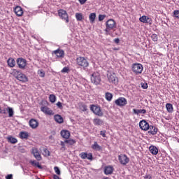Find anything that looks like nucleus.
<instances>
[{
    "mask_svg": "<svg viewBox=\"0 0 179 179\" xmlns=\"http://www.w3.org/2000/svg\"><path fill=\"white\" fill-rule=\"evenodd\" d=\"M76 64L80 68H83L84 71H86V68L89 66V61L83 57H78L76 59Z\"/></svg>",
    "mask_w": 179,
    "mask_h": 179,
    "instance_id": "f257e3e1",
    "label": "nucleus"
},
{
    "mask_svg": "<svg viewBox=\"0 0 179 179\" xmlns=\"http://www.w3.org/2000/svg\"><path fill=\"white\" fill-rule=\"evenodd\" d=\"M106 29L105 31L106 34H108L110 33V30H114V29H117V23L113 19H110L106 22Z\"/></svg>",
    "mask_w": 179,
    "mask_h": 179,
    "instance_id": "f03ea898",
    "label": "nucleus"
},
{
    "mask_svg": "<svg viewBox=\"0 0 179 179\" xmlns=\"http://www.w3.org/2000/svg\"><path fill=\"white\" fill-rule=\"evenodd\" d=\"M91 82L94 83V85H100V82H101V78H100V73L98 72L93 73L91 75Z\"/></svg>",
    "mask_w": 179,
    "mask_h": 179,
    "instance_id": "7ed1b4c3",
    "label": "nucleus"
},
{
    "mask_svg": "<svg viewBox=\"0 0 179 179\" xmlns=\"http://www.w3.org/2000/svg\"><path fill=\"white\" fill-rule=\"evenodd\" d=\"M90 110L95 114V115H98V117H103V111H101V108L99 106L96 105H90Z\"/></svg>",
    "mask_w": 179,
    "mask_h": 179,
    "instance_id": "20e7f679",
    "label": "nucleus"
},
{
    "mask_svg": "<svg viewBox=\"0 0 179 179\" xmlns=\"http://www.w3.org/2000/svg\"><path fill=\"white\" fill-rule=\"evenodd\" d=\"M139 127L143 131H148V129H153V126H150L146 120H143L139 122Z\"/></svg>",
    "mask_w": 179,
    "mask_h": 179,
    "instance_id": "39448f33",
    "label": "nucleus"
},
{
    "mask_svg": "<svg viewBox=\"0 0 179 179\" xmlns=\"http://www.w3.org/2000/svg\"><path fill=\"white\" fill-rule=\"evenodd\" d=\"M131 69L136 75H138V73H142V71H143V66L141 64H134Z\"/></svg>",
    "mask_w": 179,
    "mask_h": 179,
    "instance_id": "423d86ee",
    "label": "nucleus"
},
{
    "mask_svg": "<svg viewBox=\"0 0 179 179\" xmlns=\"http://www.w3.org/2000/svg\"><path fill=\"white\" fill-rule=\"evenodd\" d=\"M118 160L122 166H127L129 163V158L126 155L121 154L118 155Z\"/></svg>",
    "mask_w": 179,
    "mask_h": 179,
    "instance_id": "0eeeda50",
    "label": "nucleus"
},
{
    "mask_svg": "<svg viewBox=\"0 0 179 179\" xmlns=\"http://www.w3.org/2000/svg\"><path fill=\"white\" fill-rule=\"evenodd\" d=\"M27 61H26L25 59H23V57H20L17 59V65L18 66V68L20 69H24L26 68V64Z\"/></svg>",
    "mask_w": 179,
    "mask_h": 179,
    "instance_id": "6e6552de",
    "label": "nucleus"
},
{
    "mask_svg": "<svg viewBox=\"0 0 179 179\" xmlns=\"http://www.w3.org/2000/svg\"><path fill=\"white\" fill-rule=\"evenodd\" d=\"M15 73H17L18 75L16 76V79H17V80H20V82H27L28 78L26 76V75L23 74V73H20V72H19V71L17 70H14Z\"/></svg>",
    "mask_w": 179,
    "mask_h": 179,
    "instance_id": "1a4fd4ad",
    "label": "nucleus"
},
{
    "mask_svg": "<svg viewBox=\"0 0 179 179\" xmlns=\"http://www.w3.org/2000/svg\"><path fill=\"white\" fill-rule=\"evenodd\" d=\"M127 99L124 97H120L115 101V103L119 107H124V106H127Z\"/></svg>",
    "mask_w": 179,
    "mask_h": 179,
    "instance_id": "9d476101",
    "label": "nucleus"
},
{
    "mask_svg": "<svg viewBox=\"0 0 179 179\" xmlns=\"http://www.w3.org/2000/svg\"><path fill=\"white\" fill-rule=\"evenodd\" d=\"M59 16L61 19L66 21V23H69V19L68 18V13L64 10H59Z\"/></svg>",
    "mask_w": 179,
    "mask_h": 179,
    "instance_id": "9b49d317",
    "label": "nucleus"
},
{
    "mask_svg": "<svg viewBox=\"0 0 179 179\" xmlns=\"http://www.w3.org/2000/svg\"><path fill=\"white\" fill-rule=\"evenodd\" d=\"M108 79L110 83H113V85L118 84V78H117V76H115V73L108 76Z\"/></svg>",
    "mask_w": 179,
    "mask_h": 179,
    "instance_id": "f8f14e48",
    "label": "nucleus"
},
{
    "mask_svg": "<svg viewBox=\"0 0 179 179\" xmlns=\"http://www.w3.org/2000/svg\"><path fill=\"white\" fill-rule=\"evenodd\" d=\"M41 111H42V113H44V114H47V115H54L52 110L50 109V108H48L47 106H41Z\"/></svg>",
    "mask_w": 179,
    "mask_h": 179,
    "instance_id": "ddd939ff",
    "label": "nucleus"
},
{
    "mask_svg": "<svg viewBox=\"0 0 179 179\" xmlns=\"http://www.w3.org/2000/svg\"><path fill=\"white\" fill-rule=\"evenodd\" d=\"M29 127H31L32 129H36V128L38 127V122L35 119H31L29 120Z\"/></svg>",
    "mask_w": 179,
    "mask_h": 179,
    "instance_id": "4468645a",
    "label": "nucleus"
},
{
    "mask_svg": "<svg viewBox=\"0 0 179 179\" xmlns=\"http://www.w3.org/2000/svg\"><path fill=\"white\" fill-rule=\"evenodd\" d=\"M113 171H114V168L112 166H106L104 167V174H106V176L113 174Z\"/></svg>",
    "mask_w": 179,
    "mask_h": 179,
    "instance_id": "2eb2a0df",
    "label": "nucleus"
},
{
    "mask_svg": "<svg viewBox=\"0 0 179 179\" xmlns=\"http://www.w3.org/2000/svg\"><path fill=\"white\" fill-rule=\"evenodd\" d=\"M32 153L35 159H36V160H38V162L41 160V155H40V152H38V150H37V148L33 149Z\"/></svg>",
    "mask_w": 179,
    "mask_h": 179,
    "instance_id": "dca6fc26",
    "label": "nucleus"
},
{
    "mask_svg": "<svg viewBox=\"0 0 179 179\" xmlns=\"http://www.w3.org/2000/svg\"><path fill=\"white\" fill-rule=\"evenodd\" d=\"M60 134L64 139H68L71 136V133L68 130H62Z\"/></svg>",
    "mask_w": 179,
    "mask_h": 179,
    "instance_id": "f3484780",
    "label": "nucleus"
},
{
    "mask_svg": "<svg viewBox=\"0 0 179 179\" xmlns=\"http://www.w3.org/2000/svg\"><path fill=\"white\" fill-rule=\"evenodd\" d=\"M14 12L17 16H22L23 15V9L20 6H16L14 9Z\"/></svg>",
    "mask_w": 179,
    "mask_h": 179,
    "instance_id": "a211bd4d",
    "label": "nucleus"
},
{
    "mask_svg": "<svg viewBox=\"0 0 179 179\" xmlns=\"http://www.w3.org/2000/svg\"><path fill=\"white\" fill-rule=\"evenodd\" d=\"M7 63L10 68H13L16 65V61H15L12 57L8 59Z\"/></svg>",
    "mask_w": 179,
    "mask_h": 179,
    "instance_id": "6ab92c4d",
    "label": "nucleus"
},
{
    "mask_svg": "<svg viewBox=\"0 0 179 179\" xmlns=\"http://www.w3.org/2000/svg\"><path fill=\"white\" fill-rule=\"evenodd\" d=\"M54 53L55 54V55H57V58H62L64 55V50H55Z\"/></svg>",
    "mask_w": 179,
    "mask_h": 179,
    "instance_id": "aec40b11",
    "label": "nucleus"
},
{
    "mask_svg": "<svg viewBox=\"0 0 179 179\" xmlns=\"http://www.w3.org/2000/svg\"><path fill=\"white\" fill-rule=\"evenodd\" d=\"M54 118L56 122H58V124H62V122H64V118L60 115H55Z\"/></svg>",
    "mask_w": 179,
    "mask_h": 179,
    "instance_id": "412c9836",
    "label": "nucleus"
},
{
    "mask_svg": "<svg viewBox=\"0 0 179 179\" xmlns=\"http://www.w3.org/2000/svg\"><path fill=\"white\" fill-rule=\"evenodd\" d=\"M149 149L152 155H157V153H159V150L156 146L151 145Z\"/></svg>",
    "mask_w": 179,
    "mask_h": 179,
    "instance_id": "4be33fe9",
    "label": "nucleus"
},
{
    "mask_svg": "<svg viewBox=\"0 0 179 179\" xmlns=\"http://www.w3.org/2000/svg\"><path fill=\"white\" fill-rule=\"evenodd\" d=\"M93 123L95 125H103L104 124V121H103V120H101L100 118H95L93 120Z\"/></svg>",
    "mask_w": 179,
    "mask_h": 179,
    "instance_id": "5701e85b",
    "label": "nucleus"
},
{
    "mask_svg": "<svg viewBox=\"0 0 179 179\" xmlns=\"http://www.w3.org/2000/svg\"><path fill=\"white\" fill-rule=\"evenodd\" d=\"M134 114H146V110L145 109H133Z\"/></svg>",
    "mask_w": 179,
    "mask_h": 179,
    "instance_id": "b1692460",
    "label": "nucleus"
},
{
    "mask_svg": "<svg viewBox=\"0 0 179 179\" xmlns=\"http://www.w3.org/2000/svg\"><path fill=\"white\" fill-rule=\"evenodd\" d=\"M7 141L10 143H13V144L17 143V139H16V138H15V137L8 136L7 138Z\"/></svg>",
    "mask_w": 179,
    "mask_h": 179,
    "instance_id": "393cba45",
    "label": "nucleus"
},
{
    "mask_svg": "<svg viewBox=\"0 0 179 179\" xmlns=\"http://www.w3.org/2000/svg\"><path fill=\"white\" fill-rule=\"evenodd\" d=\"M20 137L21 139H27L29 138V134L26 131H21L20 133Z\"/></svg>",
    "mask_w": 179,
    "mask_h": 179,
    "instance_id": "a878e982",
    "label": "nucleus"
},
{
    "mask_svg": "<svg viewBox=\"0 0 179 179\" xmlns=\"http://www.w3.org/2000/svg\"><path fill=\"white\" fill-rule=\"evenodd\" d=\"M6 111L8 112V117H10V118L13 117V115L15 114V112H13V108L10 107H7Z\"/></svg>",
    "mask_w": 179,
    "mask_h": 179,
    "instance_id": "bb28decb",
    "label": "nucleus"
},
{
    "mask_svg": "<svg viewBox=\"0 0 179 179\" xmlns=\"http://www.w3.org/2000/svg\"><path fill=\"white\" fill-rule=\"evenodd\" d=\"M30 164L32 166H34L35 167H38V169H40L41 170L43 169V166L41 165H40L39 162H37L36 161H31Z\"/></svg>",
    "mask_w": 179,
    "mask_h": 179,
    "instance_id": "cd10ccee",
    "label": "nucleus"
},
{
    "mask_svg": "<svg viewBox=\"0 0 179 179\" xmlns=\"http://www.w3.org/2000/svg\"><path fill=\"white\" fill-rule=\"evenodd\" d=\"M89 19H90V23H94V20H96V14L94 13H92L89 15Z\"/></svg>",
    "mask_w": 179,
    "mask_h": 179,
    "instance_id": "c85d7f7f",
    "label": "nucleus"
},
{
    "mask_svg": "<svg viewBox=\"0 0 179 179\" xmlns=\"http://www.w3.org/2000/svg\"><path fill=\"white\" fill-rule=\"evenodd\" d=\"M105 97L108 101H111V100H113V94L106 92L105 94Z\"/></svg>",
    "mask_w": 179,
    "mask_h": 179,
    "instance_id": "c756f323",
    "label": "nucleus"
},
{
    "mask_svg": "<svg viewBox=\"0 0 179 179\" xmlns=\"http://www.w3.org/2000/svg\"><path fill=\"white\" fill-rule=\"evenodd\" d=\"M166 108L168 113H172L173 111V104H171V103H166Z\"/></svg>",
    "mask_w": 179,
    "mask_h": 179,
    "instance_id": "7c9ffc66",
    "label": "nucleus"
},
{
    "mask_svg": "<svg viewBox=\"0 0 179 179\" xmlns=\"http://www.w3.org/2000/svg\"><path fill=\"white\" fill-rule=\"evenodd\" d=\"M148 131V134H151V135H156L157 134V128L152 126V129H150Z\"/></svg>",
    "mask_w": 179,
    "mask_h": 179,
    "instance_id": "2f4dec72",
    "label": "nucleus"
},
{
    "mask_svg": "<svg viewBox=\"0 0 179 179\" xmlns=\"http://www.w3.org/2000/svg\"><path fill=\"white\" fill-rule=\"evenodd\" d=\"M92 149L94 150H101V147L97 144V142H95L92 145Z\"/></svg>",
    "mask_w": 179,
    "mask_h": 179,
    "instance_id": "473e14b6",
    "label": "nucleus"
},
{
    "mask_svg": "<svg viewBox=\"0 0 179 179\" xmlns=\"http://www.w3.org/2000/svg\"><path fill=\"white\" fill-rule=\"evenodd\" d=\"M76 17L78 22H80L83 19V15H82V13H76Z\"/></svg>",
    "mask_w": 179,
    "mask_h": 179,
    "instance_id": "72a5a7b5",
    "label": "nucleus"
},
{
    "mask_svg": "<svg viewBox=\"0 0 179 179\" xmlns=\"http://www.w3.org/2000/svg\"><path fill=\"white\" fill-rule=\"evenodd\" d=\"M49 99L51 103H55L57 100V96H55V95L54 94H50L49 96Z\"/></svg>",
    "mask_w": 179,
    "mask_h": 179,
    "instance_id": "f704fd0d",
    "label": "nucleus"
},
{
    "mask_svg": "<svg viewBox=\"0 0 179 179\" xmlns=\"http://www.w3.org/2000/svg\"><path fill=\"white\" fill-rule=\"evenodd\" d=\"M65 143H68V145H74V143H76V141L73 139H69L64 141Z\"/></svg>",
    "mask_w": 179,
    "mask_h": 179,
    "instance_id": "c9c22d12",
    "label": "nucleus"
},
{
    "mask_svg": "<svg viewBox=\"0 0 179 179\" xmlns=\"http://www.w3.org/2000/svg\"><path fill=\"white\" fill-rule=\"evenodd\" d=\"M54 170L57 176H61V170H59V168L58 166H55Z\"/></svg>",
    "mask_w": 179,
    "mask_h": 179,
    "instance_id": "e433bc0d",
    "label": "nucleus"
},
{
    "mask_svg": "<svg viewBox=\"0 0 179 179\" xmlns=\"http://www.w3.org/2000/svg\"><path fill=\"white\" fill-rule=\"evenodd\" d=\"M148 16L143 15L139 18L140 22H142V23H146V18Z\"/></svg>",
    "mask_w": 179,
    "mask_h": 179,
    "instance_id": "4c0bfd02",
    "label": "nucleus"
},
{
    "mask_svg": "<svg viewBox=\"0 0 179 179\" xmlns=\"http://www.w3.org/2000/svg\"><path fill=\"white\" fill-rule=\"evenodd\" d=\"M173 16L177 19H179V10H176L173 11Z\"/></svg>",
    "mask_w": 179,
    "mask_h": 179,
    "instance_id": "58836bf2",
    "label": "nucleus"
},
{
    "mask_svg": "<svg viewBox=\"0 0 179 179\" xmlns=\"http://www.w3.org/2000/svg\"><path fill=\"white\" fill-rule=\"evenodd\" d=\"M80 156L81 159H86L87 157V152H81Z\"/></svg>",
    "mask_w": 179,
    "mask_h": 179,
    "instance_id": "ea45409f",
    "label": "nucleus"
},
{
    "mask_svg": "<svg viewBox=\"0 0 179 179\" xmlns=\"http://www.w3.org/2000/svg\"><path fill=\"white\" fill-rule=\"evenodd\" d=\"M145 23H147V24H152V23H153V22L152 21V18H149V17H147L145 20Z\"/></svg>",
    "mask_w": 179,
    "mask_h": 179,
    "instance_id": "a19ab883",
    "label": "nucleus"
},
{
    "mask_svg": "<svg viewBox=\"0 0 179 179\" xmlns=\"http://www.w3.org/2000/svg\"><path fill=\"white\" fill-rule=\"evenodd\" d=\"M38 73L39 75V76H41V78H44V76H45V73H44V71L40 70L38 71Z\"/></svg>",
    "mask_w": 179,
    "mask_h": 179,
    "instance_id": "79ce46f5",
    "label": "nucleus"
},
{
    "mask_svg": "<svg viewBox=\"0 0 179 179\" xmlns=\"http://www.w3.org/2000/svg\"><path fill=\"white\" fill-rule=\"evenodd\" d=\"M105 18H106V15H99V22L104 20Z\"/></svg>",
    "mask_w": 179,
    "mask_h": 179,
    "instance_id": "37998d69",
    "label": "nucleus"
},
{
    "mask_svg": "<svg viewBox=\"0 0 179 179\" xmlns=\"http://www.w3.org/2000/svg\"><path fill=\"white\" fill-rule=\"evenodd\" d=\"M151 38H152V41H157V40H158L157 35L152 34L151 36Z\"/></svg>",
    "mask_w": 179,
    "mask_h": 179,
    "instance_id": "c03bdc74",
    "label": "nucleus"
},
{
    "mask_svg": "<svg viewBox=\"0 0 179 179\" xmlns=\"http://www.w3.org/2000/svg\"><path fill=\"white\" fill-rule=\"evenodd\" d=\"M86 159H87L88 160H93V155H92V153H87Z\"/></svg>",
    "mask_w": 179,
    "mask_h": 179,
    "instance_id": "a18cd8bd",
    "label": "nucleus"
},
{
    "mask_svg": "<svg viewBox=\"0 0 179 179\" xmlns=\"http://www.w3.org/2000/svg\"><path fill=\"white\" fill-rule=\"evenodd\" d=\"M69 71V69L68 67H64L62 70V73H66Z\"/></svg>",
    "mask_w": 179,
    "mask_h": 179,
    "instance_id": "49530a36",
    "label": "nucleus"
},
{
    "mask_svg": "<svg viewBox=\"0 0 179 179\" xmlns=\"http://www.w3.org/2000/svg\"><path fill=\"white\" fill-rule=\"evenodd\" d=\"M141 87L142 89H148V83H141Z\"/></svg>",
    "mask_w": 179,
    "mask_h": 179,
    "instance_id": "de8ad7c7",
    "label": "nucleus"
},
{
    "mask_svg": "<svg viewBox=\"0 0 179 179\" xmlns=\"http://www.w3.org/2000/svg\"><path fill=\"white\" fill-rule=\"evenodd\" d=\"M65 141H61V150H65Z\"/></svg>",
    "mask_w": 179,
    "mask_h": 179,
    "instance_id": "09e8293b",
    "label": "nucleus"
},
{
    "mask_svg": "<svg viewBox=\"0 0 179 179\" xmlns=\"http://www.w3.org/2000/svg\"><path fill=\"white\" fill-rule=\"evenodd\" d=\"M100 135H101V136H103V138H106V130L101 131Z\"/></svg>",
    "mask_w": 179,
    "mask_h": 179,
    "instance_id": "8fccbe9b",
    "label": "nucleus"
},
{
    "mask_svg": "<svg viewBox=\"0 0 179 179\" xmlns=\"http://www.w3.org/2000/svg\"><path fill=\"white\" fill-rule=\"evenodd\" d=\"M56 106L58 107V108H62V103L58 101L57 103H56Z\"/></svg>",
    "mask_w": 179,
    "mask_h": 179,
    "instance_id": "3c124183",
    "label": "nucleus"
},
{
    "mask_svg": "<svg viewBox=\"0 0 179 179\" xmlns=\"http://www.w3.org/2000/svg\"><path fill=\"white\" fill-rule=\"evenodd\" d=\"M45 156H50V151L47 149L44 150Z\"/></svg>",
    "mask_w": 179,
    "mask_h": 179,
    "instance_id": "603ef678",
    "label": "nucleus"
},
{
    "mask_svg": "<svg viewBox=\"0 0 179 179\" xmlns=\"http://www.w3.org/2000/svg\"><path fill=\"white\" fill-rule=\"evenodd\" d=\"M13 175L12 174H9L6 176V179H13Z\"/></svg>",
    "mask_w": 179,
    "mask_h": 179,
    "instance_id": "864d4df0",
    "label": "nucleus"
},
{
    "mask_svg": "<svg viewBox=\"0 0 179 179\" xmlns=\"http://www.w3.org/2000/svg\"><path fill=\"white\" fill-rule=\"evenodd\" d=\"M83 111H87V106L83 105L82 106Z\"/></svg>",
    "mask_w": 179,
    "mask_h": 179,
    "instance_id": "5fc2aeb1",
    "label": "nucleus"
},
{
    "mask_svg": "<svg viewBox=\"0 0 179 179\" xmlns=\"http://www.w3.org/2000/svg\"><path fill=\"white\" fill-rule=\"evenodd\" d=\"M78 1L81 5H83L84 3H85L86 1L87 0H78Z\"/></svg>",
    "mask_w": 179,
    "mask_h": 179,
    "instance_id": "6e6d98bb",
    "label": "nucleus"
},
{
    "mask_svg": "<svg viewBox=\"0 0 179 179\" xmlns=\"http://www.w3.org/2000/svg\"><path fill=\"white\" fill-rule=\"evenodd\" d=\"M114 41L116 44H118L120 43V38H117L114 39Z\"/></svg>",
    "mask_w": 179,
    "mask_h": 179,
    "instance_id": "4d7b16f0",
    "label": "nucleus"
},
{
    "mask_svg": "<svg viewBox=\"0 0 179 179\" xmlns=\"http://www.w3.org/2000/svg\"><path fill=\"white\" fill-rule=\"evenodd\" d=\"M145 178V179H152V176H150V175H146Z\"/></svg>",
    "mask_w": 179,
    "mask_h": 179,
    "instance_id": "13d9d810",
    "label": "nucleus"
},
{
    "mask_svg": "<svg viewBox=\"0 0 179 179\" xmlns=\"http://www.w3.org/2000/svg\"><path fill=\"white\" fill-rule=\"evenodd\" d=\"M0 113H2L3 114L6 113L5 110L3 112L1 111V107H0Z\"/></svg>",
    "mask_w": 179,
    "mask_h": 179,
    "instance_id": "bf43d9fd",
    "label": "nucleus"
},
{
    "mask_svg": "<svg viewBox=\"0 0 179 179\" xmlns=\"http://www.w3.org/2000/svg\"><path fill=\"white\" fill-rule=\"evenodd\" d=\"M49 139H52V136H49Z\"/></svg>",
    "mask_w": 179,
    "mask_h": 179,
    "instance_id": "052dcab7",
    "label": "nucleus"
},
{
    "mask_svg": "<svg viewBox=\"0 0 179 179\" xmlns=\"http://www.w3.org/2000/svg\"><path fill=\"white\" fill-rule=\"evenodd\" d=\"M36 179H40L39 178H36Z\"/></svg>",
    "mask_w": 179,
    "mask_h": 179,
    "instance_id": "680f3d73",
    "label": "nucleus"
}]
</instances>
